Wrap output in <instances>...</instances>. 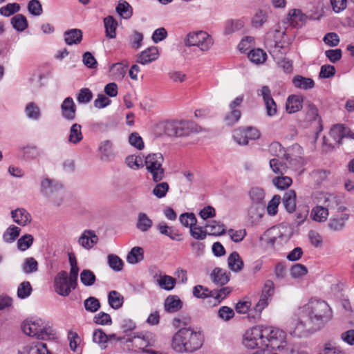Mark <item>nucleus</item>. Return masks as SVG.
I'll return each mask as SVG.
<instances>
[{
	"label": "nucleus",
	"mask_w": 354,
	"mask_h": 354,
	"mask_svg": "<svg viewBox=\"0 0 354 354\" xmlns=\"http://www.w3.org/2000/svg\"><path fill=\"white\" fill-rule=\"evenodd\" d=\"M204 339L201 330L191 327L182 328L173 335L171 346L179 353H194L202 347Z\"/></svg>",
	"instance_id": "obj_1"
},
{
	"label": "nucleus",
	"mask_w": 354,
	"mask_h": 354,
	"mask_svg": "<svg viewBox=\"0 0 354 354\" xmlns=\"http://www.w3.org/2000/svg\"><path fill=\"white\" fill-rule=\"evenodd\" d=\"M304 318H306L312 324L319 330L329 322L333 317L332 310L324 301L310 299L306 304L299 308Z\"/></svg>",
	"instance_id": "obj_2"
},
{
	"label": "nucleus",
	"mask_w": 354,
	"mask_h": 354,
	"mask_svg": "<svg viewBox=\"0 0 354 354\" xmlns=\"http://www.w3.org/2000/svg\"><path fill=\"white\" fill-rule=\"evenodd\" d=\"M21 329L26 335L38 339H49L54 335L50 323L40 318L24 320L21 324Z\"/></svg>",
	"instance_id": "obj_3"
},
{
	"label": "nucleus",
	"mask_w": 354,
	"mask_h": 354,
	"mask_svg": "<svg viewBox=\"0 0 354 354\" xmlns=\"http://www.w3.org/2000/svg\"><path fill=\"white\" fill-rule=\"evenodd\" d=\"M39 190L41 195L55 205H60L64 201V190L59 182L44 177L40 180Z\"/></svg>",
	"instance_id": "obj_4"
},
{
	"label": "nucleus",
	"mask_w": 354,
	"mask_h": 354,
	"mask_svg": "<svg viewBox=\"0 0 354 354\" xmlns=\"http://www.w3.org/2000/svg\"><path fill=\"white\" fill-rule=\"evenodd\" d=\"M164 157L160 153L149 154L145 157V165L147 171L151 174L155 183L160 182L164 178L165 169L162 167Z\"/></svg>",
	"instance_id": "obj_5"
},
{
	"label": "nucleus",
	"mask_w": 354,
	"mask_h": 354,
	"mask_svg": "<svg viewBox=\"0 0 354 354\" xmlns=\"http://www.w3.org/2000/svg\"><path fill=\"white\" fill-rule=\"evenodd\" d=\"M298 320L291 322L288 326V331L290 335L296 337H304L317 331V328L304 315L299 312Z\"/></svg>",
	"instance_id": "obj_6"
},
{
	"label": "nucleus",
	"mask_w": 354,
	"mask_h": 354,
	"mask_svg": "<svg viewBox=\"0 0 354 354\" xmlns=\"http://www.w3.org/2000/svg\"><path fill=\"white\" fill-rule=\"evenodd\" d=\"M263 326H255L247 330L243 335V344L249 348L266 347Z\"/></svg>",
	"instance_id": "obj_7"
},
{
	"label": "nucleus",
	"mask_w": 354,
	"mask_h": 354,
	"mask_svg": "<svg viewBox=\"0 0 354 354\" xmlns=\"http://www.w3.org/2000/svg\"><path fill=\"white\" fill-rule=\"evenodd\" d=\"M200 131L201 127L190 121L169 122L165 126V132L170 136H185Z\"/></svg>",
	"instance_id": "obj_8"
},
{
	"label": "nucleus",
	"mask_w": 354,
	"mask_h": 354,
	"mask_svg": "<svg viewBox=\"0 0 354 354\" xmlns=\"http://www.w3.org/2000/svg\"><path fill=\"white\" fill-rule=\"evenodd\" d=\"M266 347L270 346L279 352L287 344L286 334L282 330L272 326H265L264 329Z\"/></svg>",
	"instance_id": "obj_9"
},
{
	"label": "nucleus",
	"mask_w": 354,
	"mask_h": 354,
	"mask_svg": "<svg viewBox=\"0 0 354 354\" xmlns=\"http://www.w3.org/2000/svg\"><path fill=\"white\" fill-rule=\"evenodd\" d=\"M213 44L212 37L204 31L190 32L185 39V44L186 46H197L202 51H207L210 49Z\"/></svg>",
	"instance_id": "obj_10"
},
{
	"label": "nucleus",
	"mask_w": 354,
	"mask_h": 354,
	"mask_svg": "<svg viewBox=\"0 0 354 354\" xmlns=\"http://www.w3.org/2000/svg\"><path fill=\"white\" fill-rule=\"evenodd\" d=\"M268 236L267 243L272 245H283L287 243L291 235L290 229L285 225L274 226L266 231Z\"/></svg>",
	"instance_id": "obj_11"
},
{
	"label": "nucleus",
	"mask_w": 354,
	"mask_h": 354,
	"mask_svg": "<svg viewBox=\"0 0 354 354\" xmlns=\"http://www.w3.org/2000/svg\"><path fill=\"white\" fill-rule=\"evenodd\" d=\"M71 285L66 271H61L57 274L54 279V289L58 295L66 297L71 292Z\"/></svg>",
	"instance_id": "obj_12"
},
{
	"label": "nucleus",
	"mask_w": 354,
	"mask_h": 354,
	"mask_svg": "<svg viewBox=\"0 0 354 354\" xmlns=\"http://www.w3.org/2000/svg\"><path fill=\"white\" fill-rule=\"evenodd\" d=\"M131 342L139 349L145 350L147 347L153 346L156 342V335L150 332L140 333L134 335Z\"/></svg>",
	"instance_id": "obj_13"
},
{
	"label": "nucleus",
	"mask_w": 354,
	"mask_h": 354,
	"mask_svg": "<svg viewBox=\"0 0 354 354\" xmlns=\"http://www.w3.org/2000/svg\"><path fill=\"white\" fill-rule=\"evenodd\" d=\"M261 95L266 109V113L268 116L272 117L277 114V104L271 96L270 89L268 86H263L258 92Z\"/></svg>",
	"instance_id": "obj_14"
},
{
	"label": "nucleus",
	"mask_w": 354,
	"mask_h": 354,
	"mask_svg": "<svg viewBox=\"0 0 354 354\" xmlns=\"http://www.w3.org/2000/svg\"><path fill=\"white\" fill-rule=\"evenodd\" d=\"M99 239L95 232L91 230H85L77 239V243L86 250H91L97 243Z\"/></svg>",
	"instance_id": "obj_15"
},
{
	"label": "nucleus",
	"mask_w": 354,
	"mask_h": 354,
	"mask_svg": "<svg viewBox=\"0 0 354 354\" xmlns=\"http://www.w3.org/2000/svg\"><path fill=\"white\" fill-rule=\"evenodd\" d=\"M158 57L159 51L158 47L151 46L137 55L136 62L146 65L156 60Z\"/></svg>",
	"instance_id": "obj_16"
},
{
	"label": "nucleus",
	"mask_w": 354,
	"mask_h": 354,
	"mask_svg": "<svg viewBox=\"0 0 354 354\" xmlns=\"http://www.w3.org/2000/svg\"><path fill=\"white\" fill-rule=\"evenodd\" d=\"M153 279L154 282H156L160 288L167 291L173 290L176 283L175 278L169 275L162 274L160 271L156 272L153 275Z\"/></svg>",
	"instance_id": "obj_17"
},
{
	"label": "nucleus",
	"mask_w": 354,
	"mask_h": 354,
	"mask_svg": "<svg viewBox=\"0 0 354 354\" xmlns=\"http://www.w3.org/2000/svg\"><path fill=\"white\" fill-rule=\"evenodd\" d=\"M330 136L335 142V144L339 145L341 140L346 137L354 138V134L344 125L337 124L334 125L330 131Z\"/></svg>",
	"instance_id": "obj_18"
},
{
	"label": "nucleus",
	"mask_w": 354,
	"mask_h": 354,
	"mask_svg": "<svg viewBox=\"0 0 354 354\" xmlns=\"http://www.w3.org/2000/svg\"><path fill=\"white\" fill-rule=\"evenodd\" d=\"M18 354H51V353L45 343L34 342L25 345Z\"/></svg>",
	"instance_id": "obj_19"
},
{
	"label": "nucleus",
	"mask_w": 354,
	"mask_h": 354,
	"mask_svg": "<svg viewBox=\"0 0 354 354\" xmlns=\"http://www.w3.org/2000/svg\"><path fill=\"white\" fill-rule=\"evenodd\" d=\"M288 22L293 28H301L307 21L308 17L299 9L290 10L287 17Z\"/></svg>",
	"instance_id": "obj_20"
},
{
	"label": "nucleus",
	"mask_w": 354,
	"mask_h": 354,
	"mask_svg": "<svg viewBox=\"0 0 354 354\" xmlns=\"http://www.w3.org/2000/svg\"><path fill=\"white\" fill-rule=\"evenodd\" d=\"M264 212V205L252 204L247 214V221L252 225H257L261 220Z\"/></svg>",
	"instance_id": "obj_21"
},
{
	"label": "nucleus",
	"mask_w": 354,
	"mask_h": 354,
	"mask_svg": "<svg viewBox=\"0 0 354 354\" xmlns=\"http://www.w3.org/2000/svg\"><path fill=\"white\" fill-rule=\"evenodd\" d=\"M62 116L69 121L75 118L76 106L72 97H68L64 99L61 104Z\"/></svg>",
	"instance_id": "obj_22"
},
{
	"label": "nucleus",
	"mask_w": 354,
	"mask_h": 354,
	"mask_svg": "<svg viewBox=\"0 0 354 354\" xmlns=\"http://www.w3.org/2000/svg\"><path fill=\"white\" fill-rule=\"evenodd\" d=\"M314 196L318 199V203L325 205L328 209L337 208L339 205V201L336 196L328 193H315Z\"/></svg>",
	"instance_id": "obj_23"
},
{
	"label": "nucleus",
	"mask_w": 354,
	"mask_h": 354,
	"mask_svg": "<svg viewBox=\"0 0 354 354\" xmlns=\"http://www.w3.org/2000/svg\"><path fill=\"white\" fill-rule=\"evenodd\" d=\"M11 216L14 222L21 226H26L32 221L30 214L24 208H17L12 210L11 212Z\"/></svg>",
	"instance_id": "obj_24"
},
{
	"label": "nucleus",
	"mask_w": 354,
	"mask_h": 354,
	"mask_svg": "<svg viewBox=\"0 0 354 354\" xmlns=\"http://www.w3.org/2000/svg\"><path fill=\"white\" fill-rule=\"evenodd\" d=\"M98 151L102 161L109 162L115 157L113 143L110 140L102 141L99 146Z\"/></svg>",
	"instance_id": "obj_25"
},
{
	"label": "nucleus",
	"mask_w": 354,
	"mask_h": 354,
	"mask_svg": "<svg viewBox=\"0 0 354 354\" xmlns=\"http://www.w3.org/2000/svg\"><path fill=\"white\" fill-rule=\"evenodd\" d=\"M230 273L220 268H215L210 274L212 282L218 286L226 284L230 281Z\"/></svg>",
	"instance_id": "obj_26"
},
{
	"label": "nucleus",
	"mask_w": 354,
	"mask_h": 354,
	"mask_svg": "<svg viewBox=\"0 0 354 354\" xmlns=\"http://www.w3.org/2000/svg\"><path fill=\"white\" fill-rule=\"evenodd\" d=\"M303 97L297 95H290L286 102V110L288 113H295L302 109Z\"/></svg>",
	"instance_id": "obj_27"
},
{
	"label": "nucleus",
	"mask_w": 354,
	"mask_h": 354,
	"mask_svg": "<svg viewBox=\"0 0 354 354\" xmlns=\"http://www.w3.org/2000/svg\"><path fill=\"white\" fill-rule=\"evenodd\" d=\"M183 307V302L177 295L168 296L164 302L165 311L174 313L180 310Z\"/></svg>",
	"instance_id": "obj_28"
},
{
	"label": "nucleus",
	"mask_w": 354,
	"mask_h": 354,
	"mask_svg": "<svg viewBox=\"0 0 354 354\" xmlns=\"http://www.w3.org/2000/svg\"><path fill=\"white\" fill-rule=\"evenodd\" d=\"M64 36L67 45L78 44L82 39V32L80 29L73 28L66 31Z\"/></svg>",
	"instance_id": "obj_29"
},
{
	"label": "nucleus",
	"mask_w": 354,
	"mask_h": 354,
	"mask_svg": "<svg viewBox=\"0 0 354 354\" xmlns=\"http://www.w3.org/2000/svg\"><path fill=\"white\" fill-rule=\"evenodd\" d=\"M292 82L295 88L304 90L313 88L315 86V82L313 79L304 77L299 75L293 77Z\"/></svg>",
	"instance_id": "obj_30"
},
{
	"label": "nucleus",
	"mask_w": 354,
	"mask_h": 354,
	"mask_svg": "<svg viewBox=\"0 0 354 354\" xmlns=\"http://www.w3.org/2000/svg\"><path fill=\"white\" fill-rule=\"evenodd\" d=\"M229 269L235 272H240L243 267V261L237 252H233L227 258Z\"/></svg>",
	"instance_id": "obj_31"
},
{
	"label": "nucleus",
	"mask_w": 354,
	"mask_h": 354,
	"mask_svg": "<svg viewBox=\"0 0 354 354\" xmlns=\"http://www.w3.org/2000/svg\"><path fill=\"white\" fill-rule=\"evenodd\" d=\"M283 204L288 212H293L296 208V193L290 189L286 192L283 197Z\"/></svg>",
	"instance_id": "obj_32"
},
{
	"label": "nucleus",
	"mask_w": 354,
	"mask_h": 354,
	"mask_svg": "<svg viewBox=\"0 0 354 354\" xmlns=\"http://www.w3.org/2000/svg\"><path fill=\"white\" fill-rule=\"evenodd\" d=\"M69 263L71 266L70 277H68L70 283L73 289L75 288L76 282L77 280L79 268L77 263V260L73 254H69Z\"/></svg>",
	"instance_id": "obj_33"
},
{
	"label": "nucleus",
	"mask_w": 354,
	"mask_h": 354,
	"mask_svg": "<svg viewBox=\"0 0 354 354\" xmlns=\"http://www.w3.org/2000/svg\"><path fill=\"white\" fill-rule=\"evenodd\" d=\"M207 233L209 235L220 236L225 233V226L223 223L217 221H212L205 224Z\"/></svg>",
	"instance_id": "obj_34"
},
{
	"label": "nucleus",
	"mask_w": 354,
	"mask_h": 354,
	"mask_svg": "<svg viewBox=\"0 0 354 354\" xmlns=\"http://www.w3.org/2000/svg\"><path fill=\"white\" fill-rule=\"evenodd\" d=\"M310 216L315 221L324 222L328 216V210L322 205H317L312 209Z\"/></svg>",
	"instance_id": "obj_35"
},
{
	"label": "nucleus",
	"mask_w": 354,
	"mask_h": 354,
	"mask_svg": "<svg viewBox=\"0 0 354 354\" xmlns=\"http://www.w3.org/2000/svg\"><path fill=\"white\" fill-rule=\"evenodd\" d=\"M153 225V221L147 214L140 212L138 215L136 227L141 232H147Z\"/></svg>",
	"instance_id": "obj_36"
},
{
	"label": "nucleus",
	"mask_w": 354,
	"mask_h": 354,
	"mask_svg": "<svg viewBox=\"0 0 354 354\" xmlns=\"http://www.w3.org/2000/svg\"><path fill=\"white\" fill-rule=\"evenodd\" d=\"M83 139L82 127L77 123L73 124L70 129L68 142L72 144H77Z\"/></svg>",
	"instance_id": "obj_37"
},
{
	"label": "nucleus",
	"mask_w": 354,
	"mask_h": 354,
	"mask_svg": "<svg viewBox=\"0 0 354 354\" xmlns=\"http://www.w3.org/2000/svg\"><path fill=\"white\" fill-rule=\"evenodd\" d=\"M144 258V251L140 247H133L127 256V261L131 264H136Z\"/></svg>",
	"instance_id": "obj_38"
},
{
	"label": "nucleus",
	"mask_w": 354,
	"mask_h": 354,
	"mask_svg": "<svg viewBox=\"0 0 354 354\" xmlns=\"http://www.w3.org/2000/svg\"><path fill=\"white\" fill-rule=\"evenodd\" d=\"M270 153L278 158H282L286 160H288L289 154L286 153L285 149L278 142H272L268 147Z\"/></svg>",
	"instance_id": "obj_39"
},
{
	"label": "nucleus",
	"mask_w": 354,
	"mask_h": 354,
	"mask_svg": "<svg viewBox=\"0 0 354 354\" xmlns=\"http://www.w3.org/2000/svg\"><path fill=\"white\" fill-rule=\"evenodd\" d=\"M244 26V23L241 19H230L225 22L224 28V33L230 35L236 32Z\"/></svg>",
	"instance_id": "obj_40"
},
{
	"label": "nucleus",
	"mask_w": 354,
	"mask_h": 354,
	"mask_svg": "<svg viewBox=\"0 0 354 354\" xmlns=\"http://www.w3.org/2000/svg\"><path fill=\"white\" fill-rule=\"evenodd\" d=\"M104 27L106 29V37L113 39L116 36V28L118 26L117 21L112 16H108L104 19Z\"/></svg>",
	"instance_id": "obj_41"
},
{
	"label": "nucleus",
	"mask_w": 354,
	"mask_h": 354,
	"mask_svg": "<svg viewBox=\"0 0 354 354\" xmlns=\"http://www.w3.org/2000/svg\"><path fill=\"white\" fill-rule=\"evenodd\" d=\"M25 113L28 118L38 120L41 118L40 108L35 102H29L25 107Z\"/></svg>",
	"instance_id": "obj_42"
},
{
	"label": "nucleus",
	"mask_w": 354,
	"mask_h": 354,
	"mask_svg": "<svg viewBox=\"0 0 354 354\" xmlns=\"http://www.w3.org/2000/svg\"><path fill=\"white\" fill-rule=\"evenodd\" d=\"M249 196L253 203L252 204L264 205L265 192L262 188L258 187L251 188L249 192Z\"/></svg>",
	"instance_id": "obj_43"
},
{
	"label": "nucleus",
	"mask_w": 354,
	"mask_h": 354,
	"mask_svg": "<svg viewBox=\"0 0 354 354\" xmlns=\"http://www.w3.org/2000/svg\"><path fill=\"white\" fill-rule=\"evenodd\" d=\"M248 58L252 62L261 64L266 62L267 54L261 48L253 49L248 53Z\"/></svg>",
	"instance_id": "obj_44"
},
{
	"label": "nucleus",
	"mask_w": 354,
	"mask_h": 354,
	"mask_svg": "<svg viewBox=\"0 0 354 354\" xmlns=\"http://www.w3.org/2000/svg\"><path fill=\"white\" fill-rule=\"evenodd\" d=\"M116 12L124 19H129L133 14L132 8L130 4L124 0H120L116 7Z\"/></svg>",
	"instance_id": "obj_45"
},
{
	"label": "nucleus",
	"mask_w": 354,
	"mask_h": 354,
	"mask_svg": "<svg viewBox=\"0 0 354 354\" xmlns=\"http://www.w3.org/2000/svg\"><path fill=\"white\" fill-rule=\"evenodd\" d=\"M124 301L123 297L117 291L111 290L108 295V302L113 309H118L122 307Z\"/></svg>",
	"instance_id": "obj_46"
},
{
	"label": "nucleus",
	"mask_w": 354,
	"mask_h": 354,
	"mask_svg": "<svg viewBox=\"0 0 354 354\" xmlns=\"http://www.w3.org/2000/svg\"><path fill=\"white\" fill-rule=\"evenodd\" d=\"M93 341L97 344L101 349H106L107 347L108 337L102 329H95L93 333Z\"/></svg>",
	"instance_id": "obj_47"
},
{
	"label": "nucleus",
	"mask_w": 354,
	"mask_h": 354,
	"mask_svg": "<svg viewBox=\"0 0 354 354\" xmlns=\"http://www.w3.org/2000/svg\"><path fill=\"white\" fill-rule=\"evenodd\" d=\"M11 24L17 31L22 32L28 28V21L25 16L17 14L11 19Z\"/></svg>",
	"instance_id": "obj_48"
},
{
	"label": "nucleus",
	"mask_w": 354,
	"mask_h": 354,
	"mask_svg": "<svg viewBox=\"0 0 354 354\" xmlns=\"http://www.w3.org/2000/svg\"><path fill=\"white\" fill-rule=\"evenodd\" d=\"M21 268L23 272L27 274L36 272L38 270V262L33 257H28L22 263Z\"/></svg>",
	"instance_id": "obj_49"
},
{
	"label": "nucleus",
	"mask_w": 354,
	"mask_h": 354,
	"mask_svg": "<svg viewBox=\"0 0 354 354\" xmlns=\"http://www.w3.org/2000/svg\"><path fill=\"white\" fill-rule=\"evenodd\" d=\"M21 229L14 225L9 226L3 234V239L6 243L13 242L20 234Z\"/></svg>",
	"instance_id": "obj_50"
},
{
	"label": "nucleus",
	"mask_w": 354,
	"mask_h": 354,
	"mask_svg": "<svg viewBox=\"0 0 354 354\" xmlns=\"http://www.w3.org/2000/svg\"><path fill=\"white\" fill-rule=\"evenodd\" d=\"M270 167L272 171L278 175H283L288 169L286 163H283L278 158H272L270 160Z\"/></svg>",
	"instance_id": "obj_51"
},
{
	"label": "nucleus",
	"mask_w": 354,
	"mask_h": 354,
	"mask_svg": "<svg viewBox=\"0 0 354 354\" xmlns=\"http://www.w3.org/2000/svg\"><path fill=\"white\" fill-rule=\"evenodd\" d=\"M349 216L347 214H344L339 218H334L330 219L329 222V227L335 231H339L344 228L345 222L348 219Z\"/></svg>",
	"instance_id": "obj_52"
},
{
	"label": "nucleus",
	"mask_w": 354,
	"mask_h": 354,
	"mask_svg": "<svg viewBox=\"0 0 354 354\" xmlns=\"http://www.w3.org/2000/svg\"><path fill=\"white\" fill-rule=\"evenodd\" d=\"M32 288L29 281L21 282L17 288V297L21 299L28 298L32 293Z\"/></svg>",
	"instance_id": "obj_53"
},
{
	"label": "nucleus",
	"mask_w": 354,
	"mask_h": 354,
	"mask_svg": "<svg viewBox=\"0 0 354 354\" xmlns=\"http://www.w3.org/2000/svg\"><path fill=\"white\" fill-rule=\"evenodd\" d=\"M292 183V178L283 175L277 176L273 178V185L279 189H286L289 187Z\"/></svg>",
	"instance_id": "obj_54"
},
{
	"label": "nucleus",
	"mask_w": 354,
	"mask_h": 354,
	"mask_svg": "<svg viewBox=\"0 0 354 354\" xmlns=\"http://www.w3.org/2000/svg\"><path fill=\"white\" fill-rule=\"evenodd\" d=\"M20 5L17 3H9L0 8V15L10 17L20 10Z\"/></svg>",
	"instance_id": "obj_55"
},
{
	"label": "nucleus",
	"mask_w": 354,
	"mask_h": 354,
	"mask_svg": "<svg viewBox=\"0 0 354 354\" xmlns=\"http://www.w3.org/2000/svg\"><path fill=\"white\" fill-rule=\"evenodd\" d=\"M107 259L108 264L112 270L116 272L122 270L123 261L118 255L113 254H109Z\"/></svg>",
	"instance_id": "obj_56"
},
{
	"label": "nucleus",
	"mask_w": 354,
	"mask_h": 354,
	"mask_svg": "<svg viewBox=\"0 0 354 354\" xmlns=\"http://www.w3.org/2000/svg\"><path fill=\"white\" fill-rule=\"evenodd\" d=\"M34 238L31 234H25L17 241V248L21 251H26L33 243Z\"/></svg>",
	"instance_id": "obj_57"
},
{
	"label": "nucleus",
	"mask_w": 354,
	"mask_h": 354,
	"mask_svg": "<svg viewBox=\"0 0 354 354\" xmlns=\"http://www.w3.org/2000/svg\"><path fill=\"white\" fill-rule=\"evenodd\" d=\"M27 9L32 16L39 17L43 13L42 6L39 0L29 1Z\"/></svg>",
	"instance_id": "obj_58"
},
{
	"label": "nucleus",
	"mask_w": 354,
	"mask_h": 354,
	"mask_svg": "<svg viewBox=\"0 0 354 354\" xmlns=\"http://www.w3.org/2000/svg\"><path fill=\"white\" fill-rule=\"evenodd\" d=\"M84 306L86 311L95 313L100 308V302L97 298L94 297H89L84 300Z\"/></svg>",
	"instance_id": "obj_59"
},
{
	"label": "nucleus",
	"mask_w": 354,
	"mask_h": 354,
	"mask_svg": "<svg viewBox=\"0 0 354 354\" xmlns=\"http://www.w3.org/2000/svg\"><path fill=\"white\" fill-rule=\"evenodd\" d=\"M232 136L234 141L239 145H247L248 144L247 133H245V128H239L234 130Z\"/></svg>",
	"instance_id": "obj_60"
},
{
	"label": "nucleus",
	"mask_w": 354,
	"mask_h": 354,
	"mask_svg": "<svg viewBox=\"0 0 354 354\" xmlns=\"http://www.w3.org/2000/svg\"><path fill=\"white\" fill-rule=\"evenodd\" d=\"M180 222L185 227H189L190 230L192 227L196 225V218L193 213H184L180 214L179 217Z\"/></svg>",
	"instance_id": "obj_61"
},
{
	"label": "nucleus",
	"mask_w": 354,
	"mask_h": 354,
	"mask_svg": "<svg viewBox=\"0 0 354 354\" xmlns=\"http://www.w3.org/2000/svg\"><path fill=\"white\" fill-rule=\"evenodd\" d=\"M81 282L86 286H91L95 282V274L90 270H84L80 274Z\"/></svg>",
	"instance_id": "obj_62"
},
{
	"label": "nucleus",
	"mask_w": 354,
	"mask_h": 354,
	"mask_svg": "<svg viewBox=\"0 0 354 354\" xmlns=\"http://www.w3.org/2000/svg\"><path fill=\"white\" fill-rule=\"evenodd\" d=\"M268 20V14L266 12L263 10L258 11L252 18V24L253 27L259 28Z\"/></svg>",
	"instance_id": "obj_63"
},
{
	"label": "nucleus",
	"mask_w": 354,
	"mask_h": 354,
	"mask_svg": "<svg viewBox=\"0 0 354 354\" xmlns=\"http://www.w3.org/2000/svg\"><path fill=\"white\" fill-rule=\"evenodd\" d=\"M278 354H308L304 350L300 349L294 344H286L285 346L279 352Z\"/></svg>",
	"instance_id": "obj_64"
}]
</instances>
